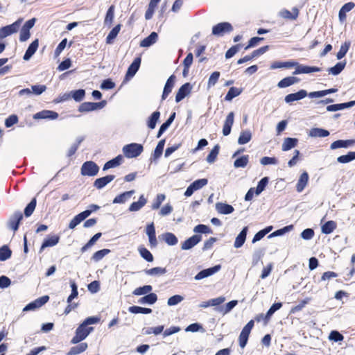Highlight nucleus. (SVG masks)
<instances>
[{"label":"nucleus","mask_w":355,"mask_h":355,"mask_svg":"<svg viewBox=\"0 0 355 355\" xmlns=\"http://www.w3.org/2000/svg\"><path fill=\"white\" fill-rule=\"evenodd\" d=\"M92 327H86L80 324L76 329L75 336L71 340V344H77L85 340L88 335L93 331Z\"/></svg>","instance_id":"f257e3e1"},{"label":"nucleus","mask_w":355,"mask_h":355,"mask_svg":"<svg viewBox=\"0 0 355 355\" xmlns=\"http://www.w3.org/2000/svg\"><path fill=\"white\" fill-rule=\"evenodd\" d=\"M143 150V146L137 143L125 145L123 148V153L128 158L137 157L141 154Z\"/></svg>","instance_id":"f03ea898"},{"label":"nucleus","mask_w":355,"mask_h":355,"mask_svg":"<svg viewBox=\"0 0 355 355\" xmlns=\"http://www.w3.org/2000/svg\"><path fill=\"white\" fill-rule=\"evenodd\" d=\"M254 325V320H250L242 329L241 332L239 336V346L241 348H244L248 343L249 336L252 329H253Z\"/></svg>","instance_id":"7ed1b4c3"},{"label":"nucleus","mask_w":355,"mask_h":355,"mask_svg":"<svg viewBox=\"0 0 355 355\" xmlns=\"http://www.w3.org/2000/svg\"><path fill=\"white\" fill-rule=\"evenodd\" d=\"M21 22H22V19H19L18 20L15 21L13 24L1 28H0V38L3 40V39L6 38V37L10 36L12 34L17 33L19 29Z\"/></svg>","instance_id":"20e7f679"},{"label":"nucleus","mask_w":355,"mask_h":355,"mask_svg":"<svg viewBox=\"0 0 355 355\" xmlns=\"http://www.w3.org/2000/svg\"><path fill=\"white\" fill-rule=\"evenodd\" d=\"M268 179H261L256 188L252 187L248 190L245 194V200L246 201H250L253 198L254 194H260L264 190L265 187L268 184Z\"/></svg>","instance_id":"39448f33"},{"label":"nucleus","mask_w":355,"mask_h":355,"mask_svg":"<svg viewBox=\"0 0 355 355\" xmlns=\"http://www.w3.org/2000/svg\"><path fill=\"white\" fill-rule=\"evenodd\" d=\"M98 171L99 167L92 161L85 162L81 167V174L84 176H94Z\"/></svg>","instance_id":"423d86ee"},{"label":"nucleus","mask_w":355,"mask_h":355,"mask_svg":"<svg viewBox=\"0 0 355 355\" xmlns=\"http://www.w3.org/2000/svg\"><path fill=\"white\" fill-rule=\"evenodd\" d=\"M207 184V179H198L187 187L186 191L184 192V196L186 197L191 196L194 193V191L201 189Z\"/></svg>","instance_id":"0eeeda50"},{"label":"nucleus","mask_w":355,"mask_h":355,"mask_svg":"<svg viewBox=\"0 0 355 355\" xmlns=\"http://www.w3.org/2000/svg\"><path fill=\"white\" fill-rule=\"evenodd\" d=\"M232 25L228 22L219 23L212 28V34L217 36H222L225 33L232 31Z\"/></svg>","instance_id":"6e6552de"},{"label":"nucleus","mask_w":355,"mask_h":355,"mask_svg":"<svg viewBox=\"0 0 355 355\" xmlns=\"http://www.w3.org/2000/svg\"><path fill=\"white\" fill-rule=\"evenodd\" d=\"M23 219V214L21 211L15 212L10 218L8 227L15 232L18 228L20 222Z\"/></svg>","instance_id":"1a4fd4ad"},{"label":"nucleus","mask_w":355,"mask_h":355,"mask_svg":"<svg viewBox=\"0 0 355 355\" xmlns=\"http://www.w3.org/2000/svg\"><path fill=\"white\" fill-rule=\"evenodd\" d=\"M104 106V102L93 103V102H85L82 103L78 108V111L80 112L94 111L97 109H101Z\"/></svg>","instance_id":"9d476101"},{"label":"nucleus","mask_w":355,"mask_h":355,"mask_svg":"<svg viewBox=\"0 0 355 355\" xmlns=\"http://www.w3.org/2000/svg\"><path fill=\"white\" fill-rule=\"evenodd\" d=\"M60 241V236L57 234L48 236L46 238L40 248L39 252L42 253L46 248L53 247L56 245Z\"/></svg>","instance_id":"9b49d317"},{"label":"nucleus","mask_w":355,"mask_h":355,"mask_svg":"<svg viewBox=\"0 0 355 355\" xmlns=\"http://www.w3.org/2000/svg\"><path fill=\"white\" fill-rule=\"evenodd\" d=\"M220 268H221L220 265H216L214 267L204 269V270L200 271L195 276L194 278L196 280H200L202 279L206 278V277H209V276L214 275V273L217 272L220 269Z\"/></svg>","instance_id":"f8f14e48"},{"label":"nucleus","mask_w":355,"mask_h":355,"mask_svg":"<svg viewBox=\"0 0 355 355\" xmlns=\"http://www.w3.org/2000/svg\"><path fill=\"white\" fill-rule=\"evenodd\" d=\"M202 239V236L200 235H193L190 238L185 240L182 243L181 248L182 250H189L197 245Z\"/></svg>","instance_id":"ddd939ff"},{"label":"nucleus","mask_w":355,"mask_h":355,"mask_svg":"<svg viewBox=\"0 0 355 355\" xmlns=\"http://www.w3.org/2000/svg\"><path fill=\"white\" fill-rule=\"evenodd\" d=\"M321 69L318 67H310L306 65L298 64L293 72L294 75L300 73H310L320 71Z\"/></svg>","instance_id":"4468645a"},{"label":"nucleus","mask_w":355,"mask_h":355,"mask_svg":"<svg viewBox=\"0 0 355 355\" xmlns=\"http://www.w3.org/2000/svg\"><path fill=\"white\" fill-rule=\"evenodd\" d=\"M191 90V85L190 83H187L184 84L178 91L176 96H175V101L177 103H179L181 101L183 98H185L186 96H187Z\"/></svg>","instance_id":"2eb2a0df"},{"label":"nucleus","mask_w":355,"mask_h":355,"mask_svg":"<svg viewBox=\"0 0 355 355\" xmlns=\"http://www.w3.org/2000/svg\"><path fill=\"white\" fill-rule=\"evenodd\" d=\"M308 93L306 90L301 89L296 93L288 94L285 96V101L287 103H291L295 101L301 100L307 96Z\"/></svg>","instance_id":"dca6fc26"},{"label":"nucleus","mask_w":355,"mask_h":355,"mask_svg":"<svg viewBox=\"0 0 355 355\" xmlns=\"http://www.w3.org/2000/svg\"><path fill=\"white\" fill-rule=\"evenodd\" d=\"M141 64V58H137L134 60L132 63L130 65V67L128 69L126 75H125V79L128 80L131 78H132L137 71H138L139 66Z\"/></svg>","instance_id":"f3484780"},{"label":"nucleus","mask_w":355,"mask_h":355,"mask_svg":"<svg viewBox=\"0 0 355 355\" xmlns=\"http://www.w3.org/2000/svg\"><path fill=\"white\" fill-rule=\"evenodd\" d=\"M234 114L231 112L228 114L225 121L223 128V134L224 136H227L231 132V128L234 123Z\"/></svg>","instance_id":"a211bd4d"},{"label":"nucleus","mask_w":355,"mask_h":355,"mask_svg":"<svg viewBox=\"0 0 355 355\" xmlns=\"http://www.w3.org/2000/svg\"><path fill=\"white\" fill-rule=\"evenodd\" d=\"M355 105V101H352L348 103L330 105L327 107V110L329 112H336L338 110L352 107Z\"/></svg>","instance_id":"6ab92c4d"},{"label":"nucleus","mask_w":355,"mask_h":355,"mask_svg":"<svg viewBox=\"0 0 355 355\" xmlns=\"http://www.w3.org/2000/svg\"><path fill=\"white\" fill-rule=\"evenodd\" d=\"M58 117V114L55 112L51 111V110H43L42 112H39L36 113L33 118L35 119H55Z\"/></svg>","instance_id":"aec40b11"},{"label":"nucleus","mask_w":355,"mask_h":355,"mask_svg":"<svg viewBox=\"0 0 355 355\" xmlns=\"http://www.w3.org/2000/svg\"><path fill=\"white\" fill-rule=\"evenodd\" d=\"M157 33L155 32H152L149 36L141 41L140 46L141 47H149L154 44L157 41Z\"/></svg>","instance_id":"412c9836"},{"label":"nucleus","mask_w":355,"mask_h":355,"mask_svg":"<svg viewBox=\"0 0 355 355\" xmlns=\"http://www.w3.org/2000/svg\"><path fill=\"white\" fill-rule=\"evenodd\" d=\"M39 46V41L37 39L34 40L28 47L23 59L24 60H28L33 54L36 52L37 48Z\"/></svg>","instance_id":"4be33fe9"},{"label":"nucleus","mask_w":355,"mask_h":355,"mask_svg":"<svg viewBox=\"0 0 355 355\" xmlns=\"http://www.w3.org/2000/svg\"><path fill=\"white\" fill-rule=\"evenodd\" d=\"M175 79V76L174 75H172L167 80L164 88L162 99H166L168 94L171 92L172 89L174 87Z\"/></svg>","instance_id":"5701e85b"},{"label":"nucleus","mask_w":355,"mask_h":355,"mask_svg":"<svg viewBox=\"0 0 355 355\" xmlns=\"http://www.w3.org/2000/svg\"><path fill=\"white\" fill-rule=\"evenodd\" d=\"M216 209L219 214H230L234 210L232 205L223 202H217L216 204Z\"/></svg>","instance_id":"b1692460"},{"label":"nucleus","mask_w":355,"mask_h":355,"mask_svg":"<svg viewBox=\"0 0 355 355\" xmlns=\"http://www.w3.org/2000/svg\"><path fill=\"white\" fill-rule=\"evenodd\" d=\"M135 193L134 190L128 191L123 192L114 198L113 200V203L114 204H121L126 202L128 199H130L132 195Z\"/></svg>","instance_id":"393cba45"},{"label":"nucleus","mask_w":355,"mask_h":355,"mask_svg":"<svg viewBox=\"0 0 355 355\" xmlns=\"http://www.w3.org/2000/svg\"><path fill=\"white\" fill-rule=\"evenodd\" d=\"M354 143L355 141L354 140H337L331 144L330 148L331 150H335L340 148H348Z\"/></svg>","instance_id":"a878e982"},{"label":"nucleus","mask_w":355,"mask_h":355,"mask_svg":"<svg viewBox=\"0 0 355 355\" xmlns=\"http://www.w3.org/2000/svg\"><path fill=\"white\" fill-rule=\"evenodd\" d=\"M247 232L248 227H245L236 236L234 244L236 248H241L243 245L246 239Z\"/></svg>","instance_id":"bb28decb"},{"label":"nucleus","mask_w":355,"mask_h":355,"mask_svg":"<svg viewBox=\"0 0 355 355\" xmlns=\"http://www.w3.org/2000/svg\"><path fill=\"white\" fill-rule=\"evenodd\" d=\"M88 347L87 343H80L78 345L71 347L67 355H78L85 352Z\"/></svg>","instance_id":"cd10ccee"},{"label":"nucleus","mask_w":355,"mask_h":355,"mask_svg":"<svg viewBox=\"0 0 355 355\" xmlns=\"http://www.w3.org/2000/svg\"><path fill=\"white\" fill-rule=\"evenodd\" d=\"M298 82H299V79L297 78L294 77V76H289V77H286V78H284L282 80H281L278 83L277 86L279 88H285V87H289L292 85H294Z\"/></svg>","instance_id":"c85d7f7f"},{"label":"nucleus","mask_w":355,"mask_h":355,"mask_svg":"<svg viewBox=\"0 0 355 355\" xmlns=\"http://www.w3.org/2000/svg\"><path fill=\"white\" fill-rule=\"evenodd\" d=\"M329 135L328 130L319 128H311L309 133V136L311 137H326Z\"/></svg>","instance_id":"c756f323"},{"label":"nucleus","mask_w":355,"mask_h":355,"mask_svg":"<svg viewBox=\"0 0 355 355\" xmlns=\"http://www.w3.org/2000/svg\"><path fill=\"white\" fill-rule=\"evenodd\" d=\"M123 159V157L122 155H118L115 158L107 162L103 166V171H105V170H107V169H110L112 168H115V167L119 166L121 164Z\"/></svg>","instance_id":"7c9ffc66"},{"label":"nucleus","mask_w":355,"mask_h":355,"mask_svg":"<svg viewBox=\"0 0 355 355\" xmlns=\"http://www.w3.org/2000/svg\"><path fill=\"white\" fill-rule=\"evenodd\" d=\"M337 227V223L334 220H329L322 225L321 230L323 234H329Z\"/></svg>","instance_id":"2f4dec72"},{"label":"nucleus","mask_w":355,"mask_h":355,"mask_svg":"<svg viewBox=\"0 0 355 355\" xmlns=\"http://www.w3.org/2000/svg\"><path fill=\"white\" fill-rule=\"evenodd\" d=\"M298 142L297 139L296 138H286L284 140V142L282 145V149L283 151H287L294 147L296 146Z\"/></svg>","instance_id":"473e14b6"},{"label":"nucleus","mask_w":355,"mask_h":355,"mask_svg":"<svg viewBox=\"0 0 355 355\" xmlns=\"http://www.w3.org/2000/svg\"><path fill=\"white\" fill-rule=\"evenodd\" d=\"M146 203V199L144 197V196H141L139 200L137 202H133L129 207V210L130 211H137L139 210L141 207H143Z\"/></svg>","instance_id":"72a5a7b5"},{"label":"nucleus","mask_w":355,"mask_h":355,"mask_svg":"<svg viewBox=\"0 0 355 355\" xmlns=\"http://www.w3.org/2000/svg\"><path fill=\"white\" fill-rule=\"evenodd\" d=\"M101 235H102L101 232H98V233H96V234H94L89 240V241L80 248V252L82 253H84L85 252H86L89 248H90L92 246H93L95 244V243L100 239Z\"/></svg>","instance_id":"f704fd0d"},{"label":"nucleus","mask_w":355,"mask_h":355,"mask_svg":"<svg viewBox=\"0 0 355 355\" xmlns=\"http://www.w3.org/2000/svg\"><path fill=\"white\" fill-rule=\"evenodd\" d=\"M163 240L169 245H175L178 243V238L171 232H166L162 235Z\"/></svg>","instance_id":"c9c22d12"},{"label":"nucleus","mask_w":355,"mask_h":355,"mask_svg":"<svg viewBox=\"0 0 355 355\" xmlns=\"http://www.w3.org/2000/svg\"><path fill=\"white\" fill-rule=\"evenodd\" d=\"M138 251L141 257L148 262H152L154 257L152 253L144 246L141 245L138 248Z\"/></svg>","instance_id":"e433bc0d"},{"label":"nucleus","mask_w":355,"mask_h":355,"mask_svg":"<svg viewBox=\"0 0 355 355\" xmlns=\"http://www.w3.org/2000/svg\"><path fill=\"white\" fill-rule=\"evenodd\" d=\"M345 65V61L338 62L335 66L329 68L327 71L334 76L338 75L344 69Z\"/></svg>","instance_id":"4c0bfd02"},{"label":"nucleus","mask_w":355,"mask_h":355,"mask_svg":"<svg viewBox=\"0 0 355 355\" xmlns=\"http://www.w3.org/2000/svg\"><path fill=\"white\" fill-rule=\"evenodd\" d=\"M121 24L116 25L114 28H113L106 37V43L111 44H112L114 40L116 37L117 35L120 32L121 30Z\"/></svg>","instance_id":"58836bf2"},{"label":"nucleus","mask_w":355,"mask_h":355,"mask_svg":"<svg viewBox=\"0 0 355 355\" xmlns=\"http://www.w3.org/2000/svg\"><path fill=\"white\" fill-rule=\"evenodd\" d=\"M157 300V296L155 293H150L148 295H145L140 298L139 302L141 304H153L156 302Z\"/></svg>","instance_id":"ea45409f"},{"label":"nucleus","mask_w":355,"mask_h":355,"mask_svg":"<svg viewBox=\"0 0 355 355\" xmlns=\"http://www.w3.org/2000/svg\"><path fill=\"white\" fill-rule=\"evenodd\" d=\"M160 116V112L158 111L154 112L151 116L149 117L147 125L148 127L150 129H154L156 126V123L157 121L159 120Z\"/></svg>","instance_id":"a19ab883"},{"label":"nucleus","mask_w":355,"mask_h":355,"mask_svg":"<svg viewBox=\"0 0 355 355\" xmlns=\"http://www.w3.org/2000/svg\"><path fill=\"white\" fill-rule=\"evenodd\" d=\"M252 138V134L250 130H245L241 132L238 139V143L241 145L248 143Z\"/></svg>","instance_id":"79ce46f5"},{"label":"nucleus","mask_w":355,"mask_h":355,"mask_svg":"<svg viewBox=\"0 0 355 355\" xmlns=\"http://www.w3.org/2000/svg\"><path fill=\"white\" fill-rule=\"evenodd\" d=\"M128 311L135 314L142 313V314H148L152 313V309L149 308H144L138 306H130Z\"/></svg>","instance_id":"37998d69"},{"label":"nucleus","mask_w":355,"mask_h":355,"mask_svg":"<svg viewBox=\"0 0 355 355\" xmlns=\"http://www.w3.org/2000/svg\"><path fill=\"white\" fill-rule=\"evenodd\" d=\"M110 252V250L109 249H103L98 251H96L94 252L92 257V259L95 261L98 262L101 261L105 256L108 254Z\"/></svg>","instance_id":"c03bdc74"},{"label":"nucleus","mask_w":355,"mask_h":355,"mask_svg":"<svg viewBox=\"0 0 355 355\" xmlns=\"http://www.w3.org/2000/svg\"><path fill=\"white\" fill-rule=\"evenodd\" d=\"M272 229V226H268L263 230L259 231L253 237L252 243H256L257 241L263 239L268 233H269Z\"/></svg>","instance_id":"a18cd8bd"},{"label":"nucleus","mask_w":355,"mask_h":355,"mask_svg":"<svg viewBox=\"0 0 355 355\" xmlns=\"http://www.w3.org/2000/svg\"><path fill=\"white\" fill-rule=\"evenodd\" d=\"M355 159V151L349 152L347 155H341L337 158L339 163L345 164Z\"/></svg>","instance_id":"49530a36"},{"label":"nucleus","mask_w":355,"mask_h":355,"mask_svg":"<svg viewBox=\"0 0 355 355\" xmlns=\"http://www.w3.org/2000/svg\"><path fill=\"white\" fill-rule=\"evenodd\" d=\"M37 200L35 198H33L31 201L27 205L26 208L24 209V215L26 217H29L33 213L35 207H36Z\"/></svg>","instance_id":"de8ad7c7"},{"label":"nucleus","mask_w":355,"mask_h":355,"mask_svg":"<svg viewBox=\"0 0 355 355\" xmlns=\"http://www.w3.org/2000/svg\"><path fill=\"white\" fill-rule=\"evenodd\" d=\"M166 272V269L162 267H155L150 269L145 270V273L148 275H162Z\"/></svg>","instance_id":"09e8293b"},{"label":"nucleus","mask_w":355,"mask_h":355,"mask_svg":"<svg viewBox=\"0 0 355 355\" xmlns=\"http://www.w3.org/2000/svg\"><path fill=\"white\" fill-rule=\"evenodd\" d=\"M12 255V251L7 245L0 248V261H6Z\"/></svg>","instance_id":"8fccbe9b"},{"label":"nucleus","mask_w":355,"mask_h":355,"mask_svg":"<svg viewBox=\"0 0 355 355\" xmlns=\"http://www.w3.org/2000/svg\"><path fill=\"white\" fill-rule=\"evenodd\" d=\"M298 14H299V10L296 8H294L293 9L292 12H291L290 11H288L287 10H284L281 12L282 17H283L284 18L291 19H295L297 17Z\"/></svg>","instance_id":"3c124183"},{"label":"nucleus","mask_w":355,"mask_h":355,"mask_svg":"<svg viewBox=\"0 0 355 355\" xmlns=\"http://www.w3.org/2000/svg\"><path fill=\"white\" fill-rule=\"evenodd\" d=\"M153 288L150 285H145L144 286L138 287L132 292L135 295H141L147 294L152 291Z\"/></svg>","instance_id":"603ef678"},{"label":"nucleus","mask_w":355,"mask_h":355,"mask_svg":"<svg viewBox=\"0 0 355 355\" xmlns=\"http://www.w3.org/2000/svg\"><path fill=\"white\" fill-rule=\"evenodd\" d=\"M241 92V89L234 87H231L225 97V101H232L234 97L238 96Z\"/></svg>","instance_id":"864d4df0"},{"label":"nucleus","mask_w":355,"mask_h":355,"mask_svg":"<svg viewBox=\"0 0 355 355\" xmlns=\"http://www.w3.org/2000/svg\"><path fill=\"white\" fill-rule=\"evenodd\" d=\"M219 153V146L216 145L214 148L210 151L207 157L206 160L209 163H213L216 159V157Z\"/></svg>","instance_id":"5fc2aeb1"},{"label":"nucleus","mask_w":355,"mask_h":355,"mask_svg":"<svg viewBox=\"0 0 355 355\" xmlns=\"http://www.w3.org/2000/svg\"><path fill=\"white\" fill-rule=\"evenodd\" d=\"M293 229V225L285 226L284 227H283L282 229H279V230H277L275 231L274 232L270 234L268 236V237L271 238V237H274V236H277L283 235L286 232H288L292 230Z\"/></svg>","instance_id":"6e6d98bb"},{"label":"nucleus","mask_w":355,"mask_h":355,"mask_svg":"<svg viewBox=\"0 0 355 355\" xmlns=\"http://www.w3.org/2000/svg\"><path fill=\"white\" fill-rule=\"evenodd\" d=\"M71 97H72L76 101H80L83 99L85 95V92L84 89H78L75 91H71L70 92Z\"/></svg>","instance_id":"4d7b16f0"},{"label":"nucleus","mask_w":355,"mask_h":355,"mask_svg":"<svg viewBox=\"0 0 355 355\" xmlns=\"http://www.w3.org/2000/svg\"><path fill=\"white\" fill-rule=\"evenodd\" d=\"M350 44L349 42H345L342 46H340V49L339 51L338 52L336 57L338 60L342 59L345 55H346L347 52L349 50Z\"/></svg>","instance_id":"13d9d810"},{"label":"nucleus","mask_w":355,"mask_h":355,"mask_svg":"<svg viewBox=\"0 0 355 355\" xmlns=\"http://www.w3.org/2000/svg\"><path fill=\"white\" fill-rule=\"evenodd\" d=\"M248 162V156L244 155L234 161V165L236 168L245 167Z\"/></svg>","instance_id":"bf43d9fd"},{"label":"nucleus","mask_w":355,"mask_h":355,"mask_svg":"<svg viewBox=\"0 0 355 355\" xmlns=\"http://www.w3.org/2000/svg\"><path fill=\"white\" fill-rule=\"evenodd\" d=\"M310 301H311L310 297H306V298L304 299L298 304H297L296 306H295L292 308L291 312L295 313V312H298V311H301L304 307H305V306L307 304H309L310 302Z\"/></svg>","instance_id":"052dcab7"},{"label":"nucleus","mask_w":355,"mask_h":355,"mask_svg":"<svg viewBox=\"0 0 355 355\" xmlns=\"http://www.w3.org/2000/svg\"><path fill=\"white\" fill-rule=\"evenodd\" d=\"M114 17V6H111L106 13V16L105 18V24H111L113 21Z\"/></svg>","instance_id":"680f3d73"},{"label":"nucleus","mask_w":355,"mask_h":355,"mask_svg":"<svg viewBox=\"0 0 355 355\" xmlns=\"http://www.w3.org/2000/svg\"><path fill=\"white\" fill-rule=\"evenodd\" d=\"M219 77H220V72L214 71V73H212L211 74L210 77L209 78V80H208V83H207L208 88H210V87L214 86L216 85V83H217Z\"/></svg>","instance_id":"e2e57ef3"},{"label":"nucleus","mask_w":355,"mask_h":355,"mask_svg":"<svg viewBox=\"0 0 355 355\" xmlns=\"http://www.w3.org/2000/svg\"><path fill=\"white\" fill-rule=\"evenodd\" d=\"M165 195L164 194H158L156 196V198L155 199L153 205H152V209H157L159 208L160 205L163 202V201L165 200Z\"/></svg>","instance_id":"0e129e2a"},{"label":"nucleus","mask_w":355,"mask_h":355,"mask_svg":"<svg viewBox=\"0 0 355 355\" xmlns=\"http://www.w3.org/2000/svg\"><path fill=\"white\" fill-rule=\"evenodd\" d=\"M164 144H165L164 139H162L159 141V143L157 144V145L155 148V152H154L155 158H158L161 156V155L162 154V152H163Z\"/></svg>","instance_id":"69168bd1"},{"label":"nucleus","mask_w":355,"mask_h":355,"mask_svg":"<svg viewBox=\"0 0 355 355\" xmlns=\"http://www.w3.org/2000/svg\"><path fill=\"white\" fill-rule=\"evenodd\" d=\"M46 89V87L44 85H35L31 86L32 94L35 95H40Z\"/></svg>","instance_id":"338daca9"},{"label":"nucleus","mask_w":355,"mask_h":355,"mask_svg":"<svg viewBox=\"0 0 355 355\" xmlns=\"http://www.w3.org/2000/svg\"><path fill=\"white\" fill-rule=\"evenodd\" d=\"M194 232L202 234H209L212 232L209 227L203 224H200L196 226L194 228Z\"/></svg>","instance_id":"774afa93"}]
</instances>
